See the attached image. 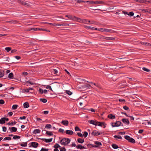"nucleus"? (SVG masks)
Listing matches in <instances>:
<instances>
[{
	"label": "nucleus",
	"instance_id": "1a4fd4ad",
	"mask_svg": "<svg viewBox=\"0 0 151 151\" xmlns=\"http://www.w3.org/2000/svg\"><path fill=\"white\" fill-rule=\"evenodd\" d=\"M76 147L77 149H80L81 150H82L86 148L84 146H82L81 145H77L76 146Z\"/></svg>",
	"mask_w": 151,
	"mask_h": 151
},
{
	"label": "nucleus",
	"instance_id": "f257e3e1",
	"mask_svg": "<svg viewBox=\"0 0 151 151\" xmlns=\"http://www.w3.org/2000/svg\"><path fill=\"white\" fill-rule=\"evenodd\" d=\"M70 141V140L69 138H64L61 140L60 143L63 145H66L69 144Z\"/></svg>",
	"mask_w": 151,
	"mask_h": 151
},
{
	"label": "nucleus",
	"instance_id": "bb28decb",
	"mask_svg": "<svg viewBox=\"0 0 151 151\" xmlns=\"http://www.w3.org/2000/svg\"><path fill=\"white\" fill-rule=\"evenodd\" d=\"M111 146L113 148L115 149H116L119 148L118 146L115 144H113Z\"/></svg>",
	"mask_w": 151,
	"mask_h": 151
},
{
	"label": "nucleus",
	"instance_id": "473e14b6",
	"mask_svg": "<svg viewBox=\"0 0 151 151\" xmlns=\"http://www.w3.org/2000/svg\"><path fill=\"white\" fill-rule=\"evenodd\" d=\"M46 134L49 135V136H52L53 135V134L52 132H49L48 131H46Z\"/></svg>",
	"mask_w": 151,
	"mask_h": 151
},
{
	"label": "nucleus",
	"instance_id": "72a5a7b5",
	"mask_svg": "<svg viewBox=\"0 0 151 151\" xmlns=\"http://www.w3.org/2000/svg\"><path fill=\"white\" fill-rule=\"evenodd\" d=\"M40 100L41 102L44 103H46L47 101V100L45 99H40Z\"/></svg>",
	"mask_w": 151,
	"mask_h": 151
},
{
	"label": "nucleus",
	"instance_id": "37998d69",
	"mask_svg": "<svg viewBox=\"0 0 151 151\" xmlns=\"http://www.w3.org/2000/svg\"><path fill=\"white\" fill-rule=\"evenodd\" d=\"M5 49L7 52H9L11 50V48L10 47H6Z\"/></svg>",
	"mask_w": 151,
	"mask_h": 151
},
{
	"label": "nucleus",
	"instance_id": "20e7f679",
	"mask_svg": "<svg viewBox=\"0 0 151 151\" xmlns=\"http://www.w3.org/2000/svg\"><path fill=\"white\" fill-rule=\"evenodd\" d=\"M121 122L118 121L116 122L112 123H111V125L112 127H119L121 125Z\"/></svg>",
	"mask_w": 151,
	"mask_h": 151
},
{
	"label": "nucleus",
	"instance_id": "c03bdc74",
	"mask_svg": "<svg viewBox=\"0 0 151 151\" xmlns=\"http://www.w3.org/2000/svg\"><path fill=\"white\" fill-rule=\"evenodd\" d=\"M10 59L8 57H6L4 59V61L6 62V63H7L9 62V60Z\"/></svg>",
	"mask_w": 151,
	"mask_h": 151
},
{
	"label": "nucleus",
	"instance_id": "864d4df0",
	"mask_svg": "<svg viewBox=\"0 0 151 151\" xmlns=\"http://www.w3.org/2000/svg\"><path fill=\"white\" fill-rule=\"evenodd\" d=\"M60 151H66V149L64 147L60 148Z\"/></svg>",
	"mask_w": 151,
	"mask_h": 151
},
{
	"label": "nucleus",
	"instance_id": "a211bd4d",
	"mask_svg": "<svg viewBox=\"0 0 151 151\" xmlns=\"http://www.w3.org/2000/svg\"><path fill=\"white\" fill-rule=\"evenodd\" d=\"M40 129H35L33 132V133L34 134H37L40 133Z\"/></svg>",
	"mask_w": 151,
	"mask_h": 151
},
{
	"label": "nucleus",
	"instance_id": "bf43d9fd",
	"mask_svg": "<svg viewBox=\"0 0 151 151\" xmlns=\"http://www.w3.org/2000/svg\"><path fill=\"white\" fill-rule=\"evenodd\" d=\"M52 72H53L54 74H57L58 73V71L56 69H53Z\"/></svg>",
	"mask_w": 151,
	"mask_h": 151
},
{
	"label": "nucleus",
	"instance_id": "49530a36",
	"mask_svg": "<svg viewBox=\"0 0 151 151\" xmlns=\"http://www.w3.org/2000/svg\"><path fill=\"white\" fill-rule=\"evenodd\" d=\"M142 69L145 71H147V72H149L150 71V70L149 69H148L145 67H143L142 68Z\"/></svg>",
	"mask_w": 151,
	"mask_h": 151
},
{
	"label": "nucleus",
	"instance_id": "4c0bfd02",
	"mask_svg": "<svg viewBox=\"0 0 151 151\" xmlns=\"http://www.w3.org/2000/svg\"><path fill=\"white\" fill-rule=\"evenodd\" d=\"M60 147V145L58 144H55L54 146L53 147L55 149H57L58 148Z\"/></svg>",
	"mask_w": 151,
	"mask_h": 151
},
{
	"label": "nucleus",
	"instance_id": "412c9836",
	"mask_svg": "<svg viewBox=\"0 0 151 151\" xmlns=\"http://www.w3.org/2000/svg\"><path fill=\"white\" fill-rule=\"evenodd\" d=\"M24 107L25 108H27L29 107V104L27 102H26L23 104Z\"/></svg>",
	"mask_w": 151,
	"mask_h": 151
},
{
	"label": "nucleus",
	"instance_id": "8fccbe9b",
	"mask_svg": "<svg viewBox=\"0 0 151 151\" xmlns=\"http://www.w3.org/2000/svg\"><path fill=\"white\" fill-rule=\"evenodd\" d=\"M88 134V133L86 132H84V134H83V136H84V137L86 138V137Z\"/></svg>",
	"mask_w": 151,
	"mask_h": 151
},
{
	"label": "nucleus",
	"instance_id": "dca6fc26",
	"mask_svg": "<svg viewBox=\"0 0 151 151\" xmlns=\"http://www.w3.org/2000/svg\"><path fill=\"white\" fill-rule=\"evenodd\" d=\"M108 117L110 119H114L115 118V116L112 114H110L108 116Z\"/></svg>",
	"mask_w": 151,
	"mask_h": 151
},
{
	"label": "nucleus",
	"instance_id": "4d7b16f0",
	"mask_svg": "<svg viewBox=\"0 0 151 151\" xmlns=\"http://www.w3.org/2000/svg\"><path fill=\"white\" fill-rule=\"evenodd\" d=\"M91 87V85L89 84H87L85 85L84 86V87L85 88H89Z\"/></svg>",
	"mask_w": 151,
	"mask_h": 151
},
{
	"label": "nucleus",
	"instance_id": "603ef678",
	"mask_svg": "<svg viewBox=\"0 0 151 151\" xmlns=\"http://www.w3.org/2000/svg\"><path fill=\"white\" fill-rule=\"evenodd\" d=\"M88 22V20L86 19H83V23H84L85 24H88L87 23Z\"/></svg>",
	"mask_w": 151,
	"mask_h": 151
},
{
	"label": "nucleus",
	"instance_id": "69168bd1",
	"mask_svg": "<svg viewBox=\"0 0 151 151\" xmlns=\"http://www.w3.org/2000/svg\"><path fill=\"white\" fill-rule=\"evenodd\" d=\"M4 103V101L3 100H0V104H3Z\"/></svg>",
	"mask_w": 151,
	"mask_h": 151
},
{
	"label": "nucleus",
	"instance_id": "a18cd8bd",
	"mask_svg": "<svg viewBox=\"0 0 151 151\" xmlns=\"http://www.w3.org/2000/svg\"><path fill=\"white\" fill-rule=\"evenodd\" d=\"M85 27L86 29L88 28L93 30H94V27L90 26H86Z\"/></svg>",
	"mask_w": 151,
	"mask_h": 151
},
{
	"label": "nucleus",
	"instance_id": "5701e85b",
	"mask_svg": "<svg viewBox=\"0 0 151 151\" xmlns=\"http://www.w3.org/2000/svg\"><path fill=\"white\" fill-rule=\"evenodd\" d=\"M139 10L141 11L143 13L148 12V9H139Z\"/></svg>",
	"mask_w": 151,
	"mask_h": 151
},
{
	"label": "nucleus",
	"instance_id": "7c9ffc66",
	"mask_svg": "<svg viewBox=\"0 0 151 151\" xmlns=\"http://www.w3.org/2000/svg\"><path fill=\"white\" fill-rule=\"evenodd\" d=\"M141 44L145 45L150 46V44L147 42H141Z\"/></svg>",
	"mask_w": 151,
	"mask_h": 151
},
{
	"label": "nucleus",
	"instance_id": "aec40b11",
	"mask_svg": "<svg viewBox=\"0 0 151 151\" xmlns=\"http://www.w3.org/2000/svg\"><path fill=\"white\" fill-rule=\"evenodd\" d=\"M92 134L95 136V135H99L100 134V133L96 131H93L92 132Z\"/></svg>",
	"mask_w": 151,
	"mask_h": 151
},
{
	"label": "nucleus",
	"instance_id": "423d86ee",
	"mask_svg": "<svg viewBox=\"0 0 151 151\" xmlns=\"http://www.w3.org/2000/svg\"><path fill=\"white\" fill-rule=\"evenodd\" d=\"M18 3L22 5H27V6H29L30 5V4L26 2L22 1H18Z\"/></svg>",
	"mask_w": 151,
	"mask_h": 151
},
{
	"label": "nucleus",
	"instance_id": "f3484780",
	"mask_svg": "<svg viewBox=\"0 0 151 151\" xmlns=\"http://www.w3.org/2000/svg\"><path fill=\"white\" fill-rule=\"evenodd\" d=\"M65 132L66 134L70 135H72L73 134V132L72 131L68 130H66Z\"/></svg>",
	"mask_w": 151,
	"mask_h": 151
},
{
	"label": "nucleus",
	"instance_id": "58836bf2",
	"mask_svg": "<svg viewBox=\"0 0 151 151\" xmlns=\"http://www.w3.org/2000/svg\"><path fill=\"white\" fill-rule=\"evenodd\" d=\"M32 30L34 31H39L40 30V28H32Z\"/></svg>",
	"mask_w": 151,
	"mask_h": 151
},
{
	"label": "nucleus",
	"instance_id": "39448f33",
	"mask_svg": "<svg viewBox=\"0 0 151 151\" xmlns=\"http://www.w3.org/2000/svg\"><path fill=\"white\" fill-rule=\"evenodd\" d=\"M94 143L96 145H93V147H97L99 146H101L102 145L101 143L100 142L98 141H96Z\"/></svg>",
	"mask_w": 151,
	"mask_h": 151
},
{
	"label": "nucleus",
	"instance_id": "09e8293b",
	"mask_svg": "<svg viewBox=\"0 0 151 151\" xmlns=\"http://www.w3.org/2000/svg\"><path fill=\"white\" fill-rule=\"evenodd\" d=\"M86 2L87 3H89L90 4H94V1H87Z\"/></svg>",
	"mask_w": 151,
	"mask_h": 151
},
{
	"label": "nucleus",
	"instance_id": "9d476101",
	"mask_svg": "<svg viewBox=\"0 0 151 151\" xmlns=\"http://www.w3.org/2000/svg\"><path fill=\"white\" fill-rule=\"evenodd\" d=\"M41 140L45 141V142H50L52 141V138H50L49 139H41Z\"/></svg>",
	"mask_w": 151,
	"mask_h": 151
},
{
	"label": "nucleus",
	"instance_id": "f8f14e48",
	"mask_svg": "<svg viewBox=\"0 0 151 151\" xmlns=\"http://www.w3.org/2000/svg\"><path fill=\"white\" fill-rule=\"evenodd\" d=\"M75 20L74 21H77L80 23H82L83 19H81L80 18H78L75 17Z\"/></svg>",
	"mask_w": 151,
	"mask_h": 151
},
{
	"label": "nucleus",
	"instance_id": "0e129e2a",
	"mask_svg": "<svg viewBox=\"0 0 151 151\" xmlns=\"http://www.w3.org/2000/svg\"><path fill=\"white\" fill-rule=\"evenodd\" d=\"M134 13L133 12H129V14H128L130 16H132L134 15Z\"/></svg>",
	"mask_w": 151,
	"mask_h": 151
},
{
	"label": "nucleus",
	"instance_id": "ea45409f",
	"mask_svg": "<svg viewBox=\"0 0 151 151\" xmlns=\"http://www.w3.org/2000/svg\"><path fill=\"white\" fill-rule=\"evenodd\" d=\"M4 75V73L3 71H1L0 70V78L2 77Z\"/></svg>",
	"mask_w": 151,
	"mask_h": 151
},
{
	"label": "nucleus",
	"instance_id": "e433bc0d",
	"mask_svg": "<svg viewBox=\"0 0 151 151\" xmlns=\"http://www.w3.org/2000/svg\"><path fill=\"white\" fill-rule=\"evenodd\" d=\"M75 130L76 131H81V129L79 128V127L77 126L75 128Z\"/></svg>",
	"mask_w": 151,
	"mask_h": 151
},
{
	"label": "nucleus",
	"instance_id": "6e6d98bb",
	"mask_svg": "<svg viewBox=\"0 0 151 151\" xmlns=\"http://www.w3.org/2000/svg\"><path fill=\"white\" fill-rule=\"evenodd\" d=\"M20 138V137L19 136H14L13 137V138L14 139H19Z\"/></svg>",
	"mask_w": 151,
	"mask_h": 151
},
{
	"label": "nucleus",
	"instance_id": "7ed1b4c3",
	"mask_svg": "<svg viewBox=\"0 0 151 151\" xmlns=\"http://www.w3.org/2000/svg\"><path fill=\"white\" fill-rule=\"evenodd\" d=\"M99 31H101L102 32H113V30L111 29H104V28H100L99 29Z\"/></svg>",
	"mask_w": 151,
	"mask_h": 151
},
{
	"label": "nucleus",
	"instance_id": "b1692460",
	"mask_svg": "<svg viewBox=\"0 0 151 151\" xmlns=\"http://www.w3.org/2000/svg\"><path fill=\"white\" fill-rule=\"evenodd\" d=\"M136 1L138 2L144 3H146V2L147 1L145 0H136Z\"/></svg>",
	"mask_w": 151,
	"mask_h": 151
},
{
	"label": "nucleus",
	"instance_id": "de8ad7c7",
	"mask_svg": "<svg viewBox=\"0 0 151 151\" xmlns=\"http://www.w3.org/2000/svg\"><path fill=\"white\" fill-rule=\"evenodd\" d=\"M46 88L47 89H49L51 91H52V88L51 86L50 85H48L46 87Z\"/></svg>",
	"mask_w": 151,
	"mask_h": 151
},
{
	"label": "nucleus",
	"instance_id": "338daca9",
	"mask_svg": "<svg viewBox=\"0 0 151 151\" xmlns=\"http://www.w3.org/2000/svg\"><path fill=\"white\" fill-rule=\"evenodd\" d=\"M123 109L125 110H128L129 109V108L128 107L126 106H124L123 107Z\"/></svg>",
	"mask_w": 151,
	"mask_h": 151
},
{
	"label": "nucleus",
	"instance_id": "9b49d317",
	"mask_svg": "<svg viewBox=\"0 0 151 151\" xmlns=\"http://www.w3.org/2000/svg\"><path fill=\"white\" fill-rule=\"evenodd\" d=\"M61 123L64 125L67 126L68 124V122L67 120H62Z\"/></svg>",
	"mask_w": 151,
	"mask_h": 151
},
{
	"label": "nucleus",
	"instance_id": "c9c22d12",
	"mask_svg": "<svg viewBox=\"0 0 151 151\" xmlns=\"http://www.w3.org/2000/svg\"><path fill=\"white\" fill-rule=\"evenodd\" d=\"M18 107V105L16 104L12 106V109L14 110H15L17 109Z\"/></svg>",
	"mask_w": 151,
	"mask_h": 151
},
{
	"label": "nucleus",
	"instance_id": "2f4dec72",
	"mask_svg": "<svg viewBox=\"0 0 151 151\" xmlns=\"http://www.w3.org/2000/svg\"><path fill=\"white\" fill-rule=\"evenodd\" d=\"M114 137L115 138H116V140H117L118 139H122V137L121 136L119 135V136H117V135H114Z\"/></svg>",
	"mask_w": 151,
	"mask_h": 151
},
{
	"label": "nucleus",
	"instance_id": "cd10ccee",
	"mask_svg": "<svg viewBox=\"0 0 151 151\" xmlns=\"http://www.w3.org/2000/svg\"><path fill=\"white\" fill-rule=\"evenodd\" d=\"M65 93L69 96L71 95L72 94V93L71 92L67 90L65 91Z\"/></svg>",
	"mask_w": 151,
	"mask_h": 151
},
{
	"label": "nucleus",
	"instance_id": "2eb2a0df",
	"mask_svg": "<svg viewBox=\"0 0 151 151\" xmlns=\"http://www.w3.org/2000/svg\"><path fill=\"white\" fill-rule=\"evenodd\" d=\"M9 129H10V131L11 132H16L17 131V128L14 127H11V128L10 127L9 128Z\"/></svg>",
	"mask_w": 151,
	"mask_h": 151
},
{
	"label": "nucleus",
	"instance_id": "0eeeda50",
	"mask_svg": "<svg viewBox=\"0 0 151 151\" xmlns=\"http://www.w3.org/2000/svg\"><path fill=\"white\" fill-rule=\"evenodd\" d=\"M38 144L36 142H33L31 143V145L33 147L36 148L37 147Z\"/></svg>",
	"mask_w": 151,
	"mask_h": 151
},
{
	"label": "nucleus",
	"instance_id": "680f3d73",
	"mask_svg": "<svg viewBox=\"0 0 151 151\" xmlns=\"http://www.w3.org/2000/svg\"><path fill=\"white\" fill-rule=\"evenodd\" d=\"M48 149L42 148H41L40 151H48Z\"/></svg>",
	"mask_w": 151,
	"mask_h": 151
},
{
	"label": "nucleus",
	"instance_id": "ddd939ff",
	"mask_svg": "<svg viewBox=\"0 0 151 151\" xmlns=\"http://www.w3.org/2000/svg\"><path fill=\"white\" fill-rule=\"evenodd\" d=\"M65 16L66 17H68L69 19L71 20H72L74 21V20H75V16H73L71 15H66Z\"/></svg>",
	"mask_w": 151,
	"mask_h": 151
},
{
	"label": "nucleus",
	"instance_id": "c85d7f7f",
	"mask_svg": "<svg viewBox=\"0 0 151 151\" xmlns=\"http://www.w3.org/2000/svg\"><path fill=\"white\" fill-rule=\"evenodd\" d=\"M104 122H97V125L102 127L103 125L104 124Z\"/></svg>",
	"mask_w": 151,
	"mask_h": 151
},
{
	"label": "nucleus",
	"instance_id": "774afa93",
	"mask_svg": "<svg viewBox=\"0 0 151 151\" xmlns=\"http://www.w3.org/2000/svg\"><path fill=\"white\" fill-rule=\"evenodd\" d=\"M2 130L4 132H6V128L5 127H2Z\"/></svg>",
	"mask_w": 151,
	"mask_h": 151
},
{
	"label": "nucleus",
	"instance_id": "f03ea898",
	"mask_svg": "<svg viewBox=\"0 0 151 151\" xmlns=\"http://www.w3.org/2000/svg\"><path fill=\"white\" fill-rule=\"evenodd\" d=\"M124 138L127 140H128L129 142L133 143H134L135 142V140L134 139H133L132 138L130 137L129 136H125Z\"/></svg>",
	"mask_w": 151,
	"mask_h": 151
},
{
	"label": "nucleus",
	"instance_id": "e2e57ef3",
	"mask_svg": "<svg viewBox=\"0 0 151 151\" xmlns=\"http://www.w3.org/2000/svg\"><path fill=\"white\" fill-rule=\"evenodd\" d=\"M26 83H29L31 84V85H33L34 84V83L32 82H31L30 81H27L26 82Z\"/></svg>",
	"mask_w": 151,
	"mask_h": 151
},
{
	"label": "nucleus",
	"instance_id": "052dcab7",
	"mask_svg": "<svg viewBox=\"0 0 151 151\" xmlns=\"http://www.w3.org/2000/svg\"><path fill=\"white\" fill-rule=\"evenodd\" d=\"M43 89L40 88L39 90V91L41 94H42L43 93Z\"/></svg>",
	"mask_w": 151,
	"mask_h": 151
},
{
	"label": "nucleus",
	"instance_id": "a19ab883",
	"mask_svg": "<svg viewBox=\"0 0 151 151\" xmlns=\"http://www.w3.org/2000/svg\"><path fill=\"white\" fill-rule=\"evenodd\" d=\"M11 139H12V138L11 137H5V138H4V139L3 140H11Z\"/></svg>",
	"mask_w": 151,
	"mask_h": 151
},
{
	"label": "nucleus",
	"instance_id": "4be33fe9",
	"mask_svg": "<svg viewBox=\"0 0 151 151\" xmlns=\"http://www.w3.org/2000/svg\"><path fill=\"white\" fill-rule=\"evenodd\" d=\"M104 3V2L101 1H94V4H100Z\"/></svg>",
	"mask_w": 151,
	"mask_h": 151
},
{
	"label": "nucleus",
	"instance_id": "a878e982",
	"mask_svg": "<svg viewBox=\"0 0 151 151\" xmlns=\"http://www.w3.org/2000/svg\"><path fill=\"white\" fill-rule=\"evenodd\" d=\"M105 39L107 40H114L115 38L112 37H106V38H105Z\"/></svg>",
	"mask_w": 151,
	"mask_h": 151
},
{
	"label": "nucleus",
	"instance_id": "393cba45",
	"mask_svg": "<svg viewBox=\"0 0 151 151\" xmlns=\"http://www.w3.org/2000/svg\"><path fill=\"white\" fill-rule=\"evenodd\" d=\"M14 75L12 73H10L8 75V77L9 78L12 79L13 78Z\"/></svg>",
	"mask_w": 151,
	"mask_h": 151
},
{
	"label": "nucleus",
	"instance_id": "6ab92c4d",
	"mask_svg": "<svg viewBox=\"0 0 151 151\" xmlns=\"http://www.w3.org/2000/svg\"><path fill=\"white\" fill-rule=\"evenodd\" d=\"M78 142L80 143H83L84 142V139H81L78 138L77 139Z\"/></svg>",
	"mask_w": 151,
	"mask_h": 151
},
{
	"label": "nucleus",
	"instance_id": "c756f323",
	"mask_svg": "<svg viewBox=\"0 0 151 151\" xmlns=\"http://www.w3.org/2000/svg\"><path fill=\"white\" fill-rule=\"evenodd\" d=\"M5 123L4 117L2 118L1 119H0V124H3Z\"/></svg>",
	"mask_w": 151,
	"mask_h": 151
},
{
	"label": "nucleus",
	"instance_id": "5fc2aeb1",
	"mask_svg": "<svg viewBox=\"0 0 151 151\" xmlns=\"http://www.w3.org/2000/svg\"><path fill=\"white\" fill-rule=\"evenodd\" d=\"M20 145L21 146H22V147H26L27 145V142H25V143L21 144Z\"/></svg>",
	"mask_w": 151,
	"mask_h": 151
},
{
	"label": "nucleus",
	"instance_id": "79ce46f5",
	"mask_svg": "<svg viewBox=\"0 0 151 151\" xmlns=\"http://www.w3.org/2000/svg\"><path fill=\"white\" fill-rule=\"evenodd\" d=\"M16 123H17V122H11V123L9 122L8 123L6 124L7 125H14L16 124Z\"/></svg>",
	"mask_w": 151,
	"mask_h": 151
},
{
	"label": "nucleus",
	"instance_id": "4468645a",
	"mask_svg": "<svg viewBox=\"0 0 151 151\" xmlns=\"http://www.w3.org/2000/svg\"><path fill=\"white\" fill-rule=\"evenodd\" d=\"M88 122L89 123L91 124H92L95 125L96 126L97 125V122H96L93 120H88Z\"/></svg>",
	"mask_w": 151,
	"mask_h": 151
},
{
	"label": "nucleus",
	"instance_id": "3c124183",
	"mask_svg": "<svg viewBox=\"0 0 151 151\" xmlns=\"http://www.w3.org/2000/svg\"><path fill=\"white\" fill-rule=\"evenodd\" d=\"M77 134L78 136L80 137H83V135L81 133L78 132L77 133Z\"/></svg>",
	"mask_w": 151,
	"mask_h": 151
},
{
	"label": "nucleus",
	"instance_id": "6e6552de",
	"mask_svg": "<svg viewBox=\"0 0 151 151\" xmlns=\"http://www.w3.org/2000/svg\"><path fill=\"white\" fill-rule=\"evenodd\" d=\"M122 121L123 123H124L125 124H127V125L129 124V122L128 119H122Z\"/></svg>",
	"mask_w": 151,
	"mask_h": 151
},
{
	"label": "nucleus",
	"instance_id": "f704fd0d",
	"mask_svg": "<svg viewBox=\"0 0 151 151\" xmlns=\"http://www.w3.org/2000/svg\"><path fill=\"white\" fill-rule=\"evenodd\" d=\"M45 127L47 129L51 128L52 127V126L50 124H47L45 126Z\"/></svg>",
	"mask_w": 151,
	"mask_h": 151
},
{
	"label": "nucleus",
	"instance_id": "13d9d810",
	"mask_svg": "<svg viewBox=\"0 0 151 151\" xmlns=\"http://www.w3.org/2000/svg\"><path fill=\"white\" fill-rule=\"evenodd\" d=\"M86 2L85 1H83V0H78L77 1V3H81L82 2Z\"/></svg>",
	"mask_w": 151,
	"mask_h": 151
}]
</instances>
